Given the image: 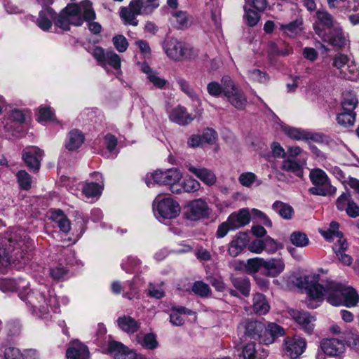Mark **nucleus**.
<instances>
[{
  "instance_id": "52",
  "label": "nucleus",
  "mask_w": 359,
  "mask_h": 359,
  "mask_svg": "<svg viewBox=\"0 0 359 359\" xmlns=\"http://www.w3.org/2000/svg\"><path fill=\"white\" fill-rule=\"evenodd\" d=\"M264 251L269 255L275 254L278 250L283 248V245L276 241L270 236L266 237L263 239Z\"/></svg>"
},
{
  "instance_id": "43",
  "label": "nucleus",
  "mask_w": 359,
  "mask_h": 359,
  "mask_svg": "<svg viewBox=\"0 0 359 359\" xmlns=\"http://www.w3.org/2000/svg\"><path fill=\"white\" fill-rule=\"evenodd\" d=\"M245 271L249 273H257L260 269H264V258L255 257L248 259L245 265Z\"/></svg>"
},
{
  "instance_id": "58",
  "label": "nucleus",
  "mask_w": 359,
  "mask_h": 359,
  "mask_svg": "<svg viewBox=\"0 0 359 359\" xmlns=\"http://www.w3.org/2000/svg\"><path fill=\"white\" fill-rule=\"evenodd\" d=\"M245 18L247 24L250 27L255 26L260 20L259 14L252 9H247L245 7Z\"/></svg>"
},
{
  "instance_id": "14",
  "label": "nucleus",
  "mask_w": 359,
  "mask_h": 359,
  "mask_svg": "<svg viewBox=\"0 0 359 359\" xmlns=\"http://www.w3.org/2000/svg\"><path fill=\"white\" fill-rule=\"evenodd\" d=\"M239 330H243L244 334L251 339L259 340L264 339L265 325L258 321L245 320L238 326Z\"/></svg>"
},
{
  "instance_id": "22",
  "label": "nucleus",
  "mask_w": 359,
  "mask_h": 359,
  "mask_svg": "<svg viewBox=\"0 0 359 359\" xmlns=\"http://www.w3.org/2000/svg\"><path fill=\"white\" fill-rule=\"evenodd\" d=\"M316 33L323 38V41H327L331 45L339 48L344 47L346 44V39L341 28L336 29L330 35H324L323 31L320 29L318 25L315 26Z\"/></svg>"
},
{
  "instance_id": "26",
  "label": "nucleus",
  "mask_w": 359,
  "mask_h": 359,
  "mask_svg": "<svg viewBox=\"0 0 359 359\" xmlns=\"http://www.w3.org/2000/svg\"><path fill=\"white\" fill-rule=\"evenodd\" d=\"M93 176L96 180H100V182L86 183L83 187L82 192L88 198L100 195L104 186L103 177L101 173L95 172H93Z\"/></svg>"
},
{
  "instance_id": "63",
  "label": "nucleus",
  "mask_w": 359,
  "mask_h": 359,
  "mask_svg": "<svg viewBox=\"0 0 359 359\" xmlns=\"http://www.w3.org/2000/svg\"><path fill=\"white\" fill-rule=\"evenodd\" d=\"M25 114L22 110L15 109L10 111L8 120L11 122L20 125L25 121Z\"/></svg>"
},
{
  "instance_id": "31",
  "label": "nucleus",
  "mask_w": 359,
  "mask_h": 359,
  "mask_svg": "<svg viewBox=\"0 0 359 359\" xmlns=\"http://www.w3.org/2000/svg\"><path fill=\"white\" fill-rule=\"evenodd\" d=\"M339 225L337 222H332L327 230H320V233L327 241H332L334 243L346 241L343 237L342 233L339 231Z\"/></svg>"
},
{
  "instance_id": "23",
  "label": "nucleus",
  "mask_w": 359,
  "mask_h": 359,
  "mask_svg": "<svg viewBox=\"0 0 359 359\" xmlns=\"http://www.w3.org/2000/svg\"><path fill=\"white\" fill-rule=\"evenodd\" d=\"M264 274L268 277L278 276L285 269V262L282 258L264 259Z\"/></svg>"
},
{
  "instance_id": "35",
  "label": "nucleus",
  "mask_w": 359,
  "mask_h": 359,
  "mask_svg": "<svg viewBox=\"0 0 359 359\" xmlns=\"http://www.w3.org/2000/svg\"><path fill=\"white\" fill-rule=\"evenodd\" d=\"M332 248L338 259L342 264L346 266H350L352 264L351 257L345 253V251L348 248V243L346 241H342L340 243H334Z\"/></svg>"
},
{
  "instance_id": "56",
  "label": "nucleus",
  "mask_w": 359,
  "mask_h": 359,
  "mask_svg": "<svg viewBox=\"0 0 359 359\" xmlns=\"http://www.w3.org/2000/svg\"><path fill=\"white\" fill-rule=\"evenodd\" d=\"M177 82L182 91L187 94L191 100H195L198 99L194 90L186 80L179 78L177 79Z\"/></svg>"
},
{
  "instance_id": "39",
  "label": "nucleus",
  "mask_w": 359,
  "mask_h": 359,
  "mask_svg": "<svg viewBox=\"0 0 359 359\" xmlns=\"http://www.w3.org/2000/svg\"><path fill=\"white\" fill-rule=\"evenodd\" d=\"M302 20L297 19L288 24L280 25V29L283 31L287 36L294 37L301 32L302 28Z\"/></svg>"
},
{
  "instance_id": "38",
  "label": "nucleus",
  "mask_w": 359,
  "mask_h": 359,
  "mask_svg": "<svg viewBox=\"0 0 359 359\" xmlns=\"http://www.w3.org/2000/svg\"><path fill=\"white\" fill-rule=\"evenodd\" d=\"M270 306L264 295L257 293L253 297V310L259 315H264L269 311Z\"/></svg>"
},
{
  "instance_id": "2",
  "label": "nucleus",
  "mask_w": 359,
  "mask_h": 359,
  "mask_svg": "<svg viewBox=\"0 0 359 359\" xmlns=\"http://www.w3.org/2000/svg\"><path fill=\"white\" fill-rule=\"evenodd\" d=\"M96 14L92 4L88 0L79 4H69L58 14L55 25L65 30L70 29V25L81 26L84 21L94 20Z\"/></svg>"
},
{
  "instance_id": "10",
  "label": "nucleus",
  "mask_w": 359,
  "mask_h": 359,
  "mask_svg": "<svg viewBox=\"0 0 359 359\" xmlns=\"http://www.w3.org/2000/svg\"><path fill=\"white\" fill-rule=\"evenodd\" d=\"M106 353L114 359H148L144 355L130 349L123 344L114 340L108 343Z\"/></svg>"
},
{
  "instance_id": "57",
  "label": "nucleus",
  "mask_w": 359,
  "mask_h": 359,
  "mask_svg": "<svg viewBox=\"0 0 359 359\" xmlns=\"http://www.w3.org/2000/svg\"><path fill=\"white\" fill-rule=\"evenodd\" d=\"M182 191L184 190L185 192H194L199 189L200 183L194 178L186 179L182 185H180Z\"/></svg>"
},
{
  "instance_id": "32",
  "label": "nucleus",
  "mask_w": 359,
  "mask_h": 359,
  "mask_svg": "<svg viewBox=\"0 0 359 359\" xmlns=\"http://www.w3.org/2000/svg\"><path fill=\"white\" fill-rule=\"evenodd\" d=\"M171 22L178 29H184L191 25V17L185 11H178L171 13Z\"/></svg>"
},
{
  "instance_id": "13",
  "label": "nucleus",
  "mask_w": 359,
  "mask_h": 359,
  "mask_svg": "<svg viewBox=\"0 0 359 359\" xmlns=\"http://www.w3.org/2000/svg\"><path fill=\"white\" fill-rule=\"evenodd\" d=\"M209 214L207 203L201 199L194 200L187 206L186 216L190 220H198L208 217Z\"/></svg>"
},
{
  "instance_id": "37",
  "label": "nucleus",
  "mask_w": 359,
  "mask_h": 359,
  "mask_svg": "<svg viewBox=\"0 0 359 359\" xmlns=\"http://www.w3.org/2000/svg\"><path fill=\"white\" fill-rule=\"evenodd\" d=\"M273 210L285 219H290L292 217L294 210L287 203L276 201L272 205Z\"/></svg>"
},
{
  "instance_id": "20",
  "label": "nucleus",
  "mask_w": 359,
  "mask_h": 359,
  "mask_svg": "<svg viewBox=\"0 0 359 359\" xmlns=\"http://www.w3.org/2000/svg\"><path fill=\"white\" fill-rule=\"evenodd\" d=\"M142 14L139 1H132L128 6L122 8L120 11V16L123 20L126 25L137 26L138 21L136 16Z\"/></svg>"
},
{
  "instance_id": "53",
  "label": "nucleus",
  "mask_w": 359,
  "mask_h": 359,
  "mask_svg": "<svg viewBox=\"0 0 359 359\" xmlns=\"http://www.w3.org/2000/svg\"><path fill=\"white\" fill-rule=\"evenodd\" d=\"M351 62V60L346 55L339 53L334 56L332 65L344 73Z\"/></svg>"
},
{
  "instance_id": "50",
  "label": "nucleus",
  "mask_w": 359,
  "mask_h": 359,
  "mask_svg": "<svg viewBox=\"0 0 359 359\" xmlns=\"http://www.w3.org/2000/svg\"><path fill=\"white\" fill-rule=\"evenodd\" d=\"M355 118V113L347 111L338 114L337 117V123L344 127H348L353 125Z\"/></svg>"
},
{
  "instance_id": "21",
  "label": "nucleus",
  "mask_w": 359,
  "mask_h": 359,
  "mask_svg": "<svg viewBox=\"0 0 359 359\" xmlns=\"http://www.w3.org/2000/svg\"><path fill=\"white\" fill-rule=\"evenodd\" d=\"M232 230H236L248 225L250 222V213L248 208H242L232 212L227 218Z\"/></svg>"
},
{
  "instance_id": "61",
  "label": "nucleus",
  "mask_w": 359,
  "mask_h": 359,
  "mask_svg": "<svg viewBox=\"0 0 359 359\" xmlns=\"http://www.w3.org/2000/svg\"><path fill=\"white\" fill-rule=\"evenodd\" d=\"M351 200V196L348 193H343L336 201L337 209L341 211L346 210Z\"/></svg>"
},
{
  "instance_id": "30",
  "label": "nucleus",
  "mask_w": 359,
  "mask_h": 359,
  "mask_svg": "<svg viewBox=\"0 0 359 359\" xmlns=\"http://www.w3.org/2000/svg\"><path fill=\"white\" fill-rule=\"evenodd\" d=\"M116 322L118 327L128 334H133L140 327V323L129 316H121L118 318Z\"/></svg>"
},
{
  "instance_id": "7",
  "label": "nucleus",
  "mask_w": 359,
  "mask_h": 359,
  "mask_svg": "<svg viewBox=\"0 0 359 359\" xmlns=\"http://www.w3.org/2000/svg\"><path fill=\"white\" fill-rule=\"evenodd\" d=\"M224 85V95L231 104L238 110H243L247 104V98L243 91L238 88L229 76L222 79Z\"/></svg>"
},
{
  "instance_id": "29",
  "label": "nucleus",
  "mask_w": 359,
  "mask_h": 359,
  "mask_svg": "<svg viewBox=\"0 0 359 359\" xmlns=\"http://www.w3.org/2000/svg\"><path fill=\"white\" fill-rule=\"evenodd\" d=\"M284 333V329L282 327L276 323H269L266 327H265L264 339H261V343L271 344L274 341L275 338L283 336Z\"/></svg>"
},
{
  "instance_id": "9",
  "label": "nucleus",
  "mask_w": 359,
  "mask_h": 359,
  "mask_svg": "<svg viewBox=\"0 0 359 359\" xmlns=\"http://www.w3.org/2000/svg\"><path fill=\"white\" fill-rule=\"evenodd\" d=\"M164 50L168 57L175 60L189 59L194 55V50L191 46L173 39L165 44Z\"/></svg>"
},
{
  "instance_id": "60",
  "label": "nucleus",
  "mask_w": 359,
  "mask_h": 359,
  "mask_svg": "<svg viewBox=\"0 0 359 359\" xmlns=\"http://www.w3.org/2000/svg\"><path fill=\"white\" fill-rule=\"evenodd\" d=\"M250 218L257 219L266 226L271 227L272 226L271 221L266 217V215L257 209H252L250 212Z\"/></svg>"
},
{
  "instance_id": "48",
  "label": "nucleus",
  "mask_w": 359,
  "mask_h": 359,
  "mask_svg": "<svg viewBox=\"0 0 359 359\" xmlns=\"http://www.w3.org/2000/svg\"><path fill=\"white\" fill-rule=\"evenodd\" d=\"M281 168L285 171L294 173L297 177H302L303 175V171L301 165L292 160L283 161Z\"/></svg>"
},
{
  "instance_id": "34",
  "label": "nucleus",
  "mask_w": 359,
  "mask_h": 359,
  "mask_svg": "<svg viewBox=\"0 0 359 359\" xmlns=\"http://www.w3.org/2000/svg\"><path fill=\"white\" fill-rule=\"evenodd\" d=\"M83 142V134L78 130H72L69 133L65 146L68 150L74 151L79 148Z\"/></svg>"
},
{
  "instance_id": "1",
  "label": "nucleus",
  "mask_w": 359,
  "mask_h": 359,
  "mask_svg": "<svg viewBox=\"0 0 359 359\" xmlns=\"http://www.w3.org/2000/svg\"><path fill=\"white\" fill-rule=\"evenodd\" d=\"M306 290L309 295L306 304L310 309L317 308L324 299L335 306L354 307L359 302V294L354 288L334 280L310 284Z\"/></svg>"
},
{
  "instance_id": "28",
  "label": "nucleus",
  "mask_w": 359,
  "mask_h": 359,
  "mask_svg": "<svg viewBox=\"0 0 359 359\" xmlns=\"http://www.w3.org/2000/svg\"><path fill=\"white\" fill-rule=\"evenodd\" d=\"M29 283L24 279H4L0 281V290L3 292H16L20 297V290H26Z\"/></svg>"
},
{
  "instance_id": "40",
  "label": "nucleus",
  "mask_w": 359,
  "mask_h": 359,
  "mask_svg": "<svg viewBox=\"0 0 359 359\" xmlns=\"http://www.w3.org/2000/svg\"><path fill=\"white\" fill-rule=\"evenodd\" d=\"M239 183L245 187H251L254 184L256 186L262 184V180L257 178V176L252 172H245L241 173L238 177Z\"/></svg>"
},
{
  "instance_id": "51",
  "label": "nucleus",
  "mask_w": 359,
  "mask_h": 359,
  "mask_svg": "<svg viewBox=\"0 0 359 359\" xmlns=\"http://www.w3.org/2000/svg\"><path fill=\"white\" fill-rule=\"evenodd\" d=\"M234 287L239 290L245 296H248L250 290V283L247 278H237L233 280Z\"/></svg>"
},
{
  "instance_id": "49",
  "label": "nucleus",
  "mask_w": 359,
  "mask_h": 359,
  "mask_svg": "<svg viewBox=\"0 0 359 359\" xmlns=\"http://www.w3.org/2000/svg\"><path fill=\"white\" fill-rule=\"evenodd\" d=\"M138 342L145 348L154 350L158 346V341L156 336L153 333H148L144 335L142 340L140 339V336H137Z\"/></svg>"
},
{
  "instance_id": "4",
  "label": "nucleus",
  "mask_w": 359,
  "mask_h": 359,
  "mask_svg": "<svg viewBox=\"0 0 359 359\" xmlns=\"http://www.w3.org/2000/svg\"><path fill=\"white\" fill-rule=\"evenodd\" d=\"M182 178V175L177 168L156 170L147 173L145 182L148 187L155 184L169 186L170 191L174 194L182 193V189L178 184Z\"/></svg>"
},
{
  "instance_id": "64",
  "label": "nucleus",
  "mask_w": 359,
  "mask_h": 359,
  "mask_svg": "<svg viewBox=\"0 0 359 359\" xmlns=\"http://www.w3.org/2000/svg\"><path fill=\"white\" fill-rule=\"evenodd\" d=\"M256 349L254 343L247 344L243 348L240 358L242 359H254Z\"/></svg>"
},
{
  "instance_id": "46",
  "label": "nucleus",
  "mask_w": 359,
  "mask_h": 359,
  "mask_svg": "<svg viewBox=\"0 0 359 359\" xmlns=\"http://www.w3.org/2000/svg\"><path fill=\"white\" fill-rule=\"evenodd\" d=\"M142 15H150L160 6L159 0H138Z\"/></svg>"
},
{
  "instance_id": "62",
  "label": "nucleus",
  "mask_w": 359,
  "mask_h": 359,
  "mask_svg": "<svg viewBox=\"0 0 359 359\" xmlns=\"http://www.w3.org/2000/svg\"><path fill=\"white\" fill-rule=\"evenodd\" d=\"M344 71V77L349 80H355L358 77V67L355 63L351 60L348 67Z\"/></svg>"
},
{
  "instance_id": "6",
  "label": "nucleus",
  "mask_w": 359,
  "mask_h": 359,
  "mask_svg": "<svg viewBox=\"0 0 359 359\" xmlns=\"http://www.w3.org/2000/svg\"><path fill=\"white\" fill-rule=\"evenodd\" d=\"M154 210L159 219H171L176 218L180 213L181 208L179 203L171 198L161 199L157 196L153 202Z\"/></svg>"
},
{
  "instance_id": "54",
  "label": "nucleus",
  "mask_w": 359,
  "mask_h": 359,
  "mask_svg": "<svg viewBox=\"0 0 359 359\" xmlns=\"http://www.w3.org/2000/svg\"><path fill=\"white\" fill-rule=\"evenodd\" d=\"M192 291L202 297H208L210 293L209 285L202 281H196L192 286Z\"/></svg>"
},
{
  "instance_id": "8",
  "label": "nucleus",
  "mask_w": 359,
  "mask_h": 359,
  "mask_svg": "<svg viewBox=\"0 0 359 359\" xmlns=\"http://www.w3.org/2000/svg\"><path fill=\"white\" fill-rule=\"evenodd\" d=\"M6 248L0 247V262L3 265H8L11 262L16 261L21 262V259H24L25 255L22 246L25 244L23 241H18L17 245L13 244V238H9L7 241Z\"/></svg>"
},
{
  "instance_id": "55",
  "label": "nucleus",
  "mask_w": 359,
  "mask_h": 359,
  "mask_svg": "<svg viewBox=\"0 0 359 359\" xmlns=\"http://www.w3.org/2000/svg\"><path fill=\"white\" fill-rule=\"evenodd\" d=\"M113 44L119 53L125 52L128 47V42L123 35H116L112 39Z\"/></svg>"
},
{
  "instance_id": "15",
  "label": "nucleus",
  "mask_w": 359,
  "mask_h": 359,
  "mask_svg": "<svg viewBox=\"0 0 359 359\" xmlns=\"http://www.w3.org/2000/svg\"><path fill=\"white\" fill-rule=\"evenodd\" d=\"M283 130L288 137L296 140H312L316 142L323 141V135L320 133L290 127L285 128Z\"/></svg>"
},
{
  "instance_id": "3",
  "label": "nucleus",
  "mask_w": 359,
  "mask_h": 359,
  "mask_svg": "<svg viewBox=\"0 0 359 359\" xmlns=\"http://www.w3.org/2000/svg\"><path fill=\"white\" fill-rule=\"evenodd\" d=\"M22 301L40 317H44L51 309L54 313L59 310L58 301L56 297L49 292L48 296L44 292L39 290H20V297Z\"/></svg>"
},
{
  "instance_id": "42",
  "label": "nucleus",
  "mask_w": 359,
  "mask_h": 359,
  "mask_svg": "<svg viewBox=\"0 0 359 359\" xmlns=\"http://www.w3.org/2000/svg\"><path fill=\"white\" fill-rule=\"evenodd\" d=\"M358 104V100L355 95L351 93H345L341 101L343 111L355 112L354 110Z\"/></svg>"
},
{
  "instance_id": "12",
  "label": "nucleus",
  "mask_w": 359,
  "mask_h": 359,
  "mask_svg": "<svg viewBox=\"0 0 359 359\" xmlns=\"http://www.w3.org/2000/svg\"><path fill=\"white\" fill-rule=\"evenodd\" d=\"M306 346V341L299 336L287 337L283 343V352L290 359H296L301 355Z\"/></svg>"
},
{
  "instance_id": "45",
  "label": "nucleus",
  "mask_w": 359,
  "mask_h": 359,
  "mask_svg": "<svg viewBox=\"0 0 359 359\" xmlns=\"http://www.w3.org/2000/svg\"><path fill=\"white\" fill-rule=\"evenodd\" d=\"M316 18H317L318 22L314 25V27L316 25H318V27H319L320 25H322L323 26H324L327 28H331L332 27L333 17L327 11H317ZM318 28L320 29V27H318Z\"/></svg>"
},
{
  "instance_id": "47",
  "label": "nucleus",
  "mask_w": 359,
  "mask_h": 359,
  "mask_svg": "<svg viewBox=\"0 0 359 359\" xmlns=\"http://www.w3.org/2000/svg\"><path fill=\"white\" fill-rule=\"evenodd\" d=\"M17 182L20 189L29 190L32 187V177L25 170H20L16 174Z\"/></svg>"
},
{
  "instance_id": "27",
  "label": "nucleus",
  "mask_w": 359,
  "mask_h": 359,
  "mask_svg": "<svg viewBox=\"0 0 359 359\" xmlns=\"http://www.w3.org/2000/svg\"><path fill=\"white\" fill-rule=\"evenodd\" d=\"M67 359H90L88 347L79 341L74 342L66 351Z\"/></svg>"
},
{
  "instance_id": "36",
  "label": "nucleus",
  "mask_w": 359,
  "mask_h": 359,
  "mask_svg": "<svg viewBox=\"0 0 359 359\" xmlns=\"http://www.w3.org/2000/svg\"><path fill=\"white\" fill-rule=\"evenodd\" d=\"M51 219L57 223L60 229L64 233H68L70 231V221L62 210H57L53 212Z\"/></svg>"
},
{
  "instance_id": "16",
  "label": "nucleus",
  "mask_w": 359,
  "mask_h": 359,
  "mask_svg": "<svg viewBox=\"0 0 359 359\" xmlns=\"http://www.w3.org/2000/svg\"><path fill=\"white\" fill-rule=\"evenodd\" d=\"M290 314L292 319L300 327L308 334H311L314 329L316 318L308 312L298 310H292Z\"/></svg>"
},
{
  "instance_id": "25",
  "label": "nucleus",
  "mask_w": 359,
  "mask_h": 359,
  "mask_svg": "<svg viewBox=\"0 0 359 359\" xmlns=\"http://www.w3.org/2000/svg\"><path fill=\"white\" fill-rule=\"evenodd\" d=\"M169 118L174 123L184 126L194 121V116L189 114L185 107L177 106L169 112Z\"/></svg>"
},
{
  "instance_id": "11",
  "label": "nucleus",
  "mask_w": 359,
  "mask_h": 359,
  "mask_svg": "<svg viewBox=\"0 0 359 359\" xmlns=\"http://www.w3.org/2000/svg\"><path fill=\"white\" fill-rule=\"evenodd\" d=\"M92 55L97 60L99 65L105 67L107 65L118 70L121 68V57L112 50L104 51L100 46H96L93 49Z\"/></svg>"
},
{
  "instance_id": "24",
  "label": "nucleus",
  "mask_w": 359,
  "mask_h": 359,
  "mask_svg": "<svg viewBox=\"0 0 359 359\" xmlns=\"http://www.w3.org/2000/svg\"><path fill=\"white\" fill-rule=\"evenodd\" d=\"M57 17L58 14H56L51 8L46 7L40 11L36 23L43 31H48L52 27L53 21L55 24V20Z\"/></svg>"
},
{
  "instance_id": "5",
  "label": "nucleus",
  "mask_w": 359,
  "mask_h": 359,
  "mask_svg": "<svg viewBox=\"0 0 359 359\" xmlns=\"http://www.w3.org/2000/svg\"><path fill=\"white\" fill-rule=\"evenodd\" d=\"M309 178L313 187L309 189V192L316 196H333L337 192V188L331 184V182L322 169L315 168L310 171Z\"/></svg>"
},
{
  "instance_id": "41",
  "label": "nucleus",
  "mask_w": 359,
  "mask_h": 359,
  "mask_svg": "<svg viewBox=\"0 0 359 359\" xmlns=\"http://www.w3.org/2000/svg\"><path fill=\"white\" fill-rule=\"evenodd\" d=\"M343 338L345 346L353 350L359 351V336L352 330H346L343 332Z\"/></svg>"
},
{
  "instance_id": "19",
  "label": "nucleus",
  "mask_w": 359,
  "mask_h": 359,
  "mask_svg": "<svg viewBox=\"0 0 359 359\" xmlns=\"http://www.w3.org/2000/svg\"><path fill=\"white\" fill-rule=\"evenodd\" d=\"M43 156V151L36 147L26 148L22 154V158L26 165L35 171L40 168V161Z\"/></svg>"
},
{
  "instance_id": "33",
  "label": "nucleus",
  "mask_w": 359,
  "mask_h": 359,
  "mask_svg": "<svg viewBox=\"0 0 359 359\" xmlns=\"http://www.w3.org/2000/svg\"><path fill=\"white\" fill-rule=\"evenodd\" d=\"M189 170L209 186L213 185L216 182L215 175L207 168H196L194 166H189Z\"/></svg>"
},
{
  "instance_id": "18",
  "label": "nucleus",
  "mask_w": 359,
  "mask_h": 359,
  "mask_svg": "<svg viewBox=\"0 0 359 359\" xmlns=\"http://www.w3.org/2000/svg\"><path fill=\"white\" fill-rule=\"evenodd\" d=\"M249 243L248 234L245 232L237 233L229 243L228 254L236 257L238 256L243 250L246 248Z\"/></svg>"
},
{
  "instance_id": "44",
  "label": "nucleus",
  "mask_w": 359,
  "mask_h": 359,
  "mask_svg": "<svg viewBox=\"0 0 359 359\" xmlns=\"http://www.w3.org/2000/svg\"><path fill=\"white\" fill-rule=\"evenodd\" d=\"M290 242L298 248H305L309 245V239L306 234L301 231H294L290 236Z\"/></svg>"
},
{
  "instance_id": "59",
  "label": "nucleus",
  "mask_w": 359,
  "mask_h": 359,
  "mask_svg": "<svg viewBox=\"0 0 359 359\" xmlns=\"http://www.w3.org/2000/svg\"><path fill=\"white\" fill-rule=\"evenodd\" d=\"M207 90L210 95L217 97L224 93V85L212 81L208 84Z\"/></svg>"
},
{
  "instance_id": "17",
  "label": "nucleus",
  "mask_w": 359,
  "mask_h": 359,
  "mask_svg": "<svg viewBox=\"0 0 359 359\" xmlns=\"http://www.w3.org/2000/svg\"><path fill=\"white\" fill-rule=\"evenodd\" d=\"M322 351L328 355L338 356L344 353L345 344L337 338L323 339L320 342Z\"/></svg>"
}]
</instances>
